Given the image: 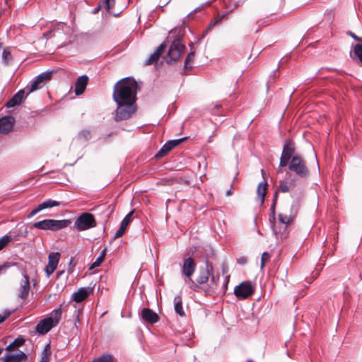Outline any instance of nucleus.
Segmentation results:
<instances>
[{"mask_svg": "<svg viewBox=\"0 0 362 362\" xmlns=\"http://www.w3.org/2000/svg\"><path fill=\"white\" fill-rule=\"evenodd\" d=\"M174 148L173 144L169 141L165 144V145L161 148V149L158 151L156 156H163L165 153L171 151Z\"/></svg>", "mask_w": 362, "mask_h": 362, "instance_id": "obj_32", "label": "nucleus"}, {"mask_svg": "<svg viewBox=\"0 0 362 362\" xmlns=\"http://www.w3.org/2000/svg\"><path fill=\"white\" fill-rule=\"evenodd\" d=\"M14 119L12 117H5L0 119V134H6L10 132L13 127Z\"/></svg>", "mask_w": 362, "mask_h": 362, "instance_id": "obj_17", "label": "nucleus"}, {"mask_svg": "<svg viewBox=\"0 0 362 362\" xmlns=\"http://www.w3.org/2000/svg\"><path fill=\"white\" fill-rule=\"evenodd\" d=\"M30 289L29 277L26 273L23 274V279L21 280L19 288L18 290V296L21 299H25Z\"/></svg>", "mask_w": 362, "mask_h": 362, "instance_id": "obj_15", "label": "nucleus"}, {"mask_svg": "<svg viewBox=\"0 0 362 362\" xmlns=\"http://www.w3.org/2000/svg\"><path fill=\"white\" fill-rule=\"evenodd\" d=\"M196 266L197 264L192 257L185 259L183 262V265L182 267V272L183 275L191 280L192 276L195 271Z\"/></svg>", "mask_w": 362, "mask_h": 362, "instance_id": "obj_14", "label": "nucleus"}, {"mask_svg": "<svg viewBox=\"0 0 362 362\" xmlns=\"http://www.w3.org/2000/svg\"><path fill=\"white\" fill-rule=\"evenodd\" d=\"M5 319H6V317H0V323L4 322L5 320Z\"/></svg>", "mask_w": 362, "mask_h": 362, "instance_id": "obj_48", "label": "nucleus"}, {"mask_svg": "<svg viewBox=\"0 0 362 362\" xmlns=\"http://www.w3.org/2000/svg\"><path fill=\"white\" fill-rule=\"evenodd\" d=\"M254 288L250 282L245 281L236 286L234 289V293L239 299H245L254 293Z\"/></svg>", "mask_w": 362, "mask_h": 362, "instance_id": "obj_10", "label": "nucleus"}, {"mask_svg": "<svg viewBox=\"0 0 362 362\" xmlns=\"http://www.w3.org/2000/svg\"><path fill=\"white\" fill-rule=\"evenodd\" d=\"M136 91V82L132 78H126L115 84L112 97L115 103L135 102Z\"/></svg>", "mask_w": 362, "mask_h": 362, "instance_id": "obj_2", "label": "nucleus"}, {"mask_svg": "<svg viewBox=\"0 0 362 362\" xmlns=\"http://www.w3.org/2000/svg\"><path fill=\"white\" fill-rule=\"evenodd\" d=\"M185 45L181 42L179 39L175 40L170 47L167 62L170 63L172 62H176L180 59L185 50Z\"/></svg>", "mask_w": 362, "mask_h": 362, "instance_id": "obj_9", "label": "nucleus"}, {"mask_svg": "<svg viewBox=\"0 0 362 362\" xmlns=\"http://www.w3.org/2000/svg\"><path fill=\"white\" fill-rule=\"evenodd\" d=\"M26 89H22L20 90L18 92H17L8 102H7V107H15L17 105L21 104V103L23 101V98H25L27 95L25 93Z\"/></svg>", "mask_w": 362, "mask_h": 362, "instance_id": "obj_18", "label": "nucleus"}, {"mask_svg": "<svg viewBox=\"0 0 362 362\" xmlns=\"http://www.w3.org/2000/svg\"><path fill=\"white\" fill-rule=\"evenodd\" d=\"M351 36H352L354 39H356V40H361V39H360V38H358V37H356L354 34H351Z\"/></svg>", "mask_w": 362, "mask_h": 362, "instance_id": "obj_47", "label": "nucleus"}, {"mask_svg": "<svg viewBox=\"0 0 362 362\" xmlns=\"http://www.w3.org/2000/svg\"><path fill=\"white\" fill-rule=\"evenodd\" d=\"M141 317L144 320L148 323H156L158 321V315L149 308H144L141 310Z\"/></svg>", "mask_w": 362, "mask_h": 362, "instance_id": "obj_19", "label": "nucleus"}, {"mask_svg": "<svg viewBox=\"0 0 362 362\" xmlns=\"http://www.w3.org/2000/svg\"><path fill=\"white\" fill-rule=\"evenodd\" d=\"M61 255L59 252H51L48 256V264L45 267V272L47 276H49L57 267Z\"/></svg>", "mask_w": 362, "mask_h": 362, "instance_id": "obj_12", "label": "nucleus"}, {"mask_svg": "<svg viewBox=\"0 0 362 362\" xmlns=\"http://www.w3.org/2000/svg\"><path fill=\"white\" fill-rule=\"evenodd\" d=\"M354 53L362 63V45L359 44L356 45L354 47Z\"/></svg>", "mask_w": 362, "mask_h": 362, "instance_id": "obj_34", "label": "nucleus"}, {"mask_svg": "<svg viewBox=\"0 0 362 362\" xmlns=\"http://www.w3.org/2000/svg\"><path fill=\"white\" fill-rule=\"evenodd\" d=\"M52 72H43L38 75L34 81L31 82L30 87H26V95H28L32 92L42 88L52 78Z\"/></svg>", "mask_w": 362, "mask_h": 362, "instance_id": "obj_8", "label": "nucleus"}, {"mask_svg": "<svg viewBox=\"0 0 362 362\" xmlns=\"http://www.w3.org/2000/svg\"><path fill=\"white\" fill-rule=\"evenodd\" d=\"M222 270H223V274H225L226 272H227V267L223 266V267Z\"/></svg>", "mask_w": 362, "mask_h": 362, "instance_id": "obj_46", "label": "nucleus"}, {"mask_svg": "<svg viewBox=\"0 0 362 362\" xmlns=\"http://www.w3.org/2000/svg\"><path fill=\"white\" fill-rule=\"evenodd\" d=\"M212 275H214V267L211 262L206 261L205 269L200 271L197 281L199 284H206L209 281V277H211Z\"/></svg>", "mask_w": 362, "mask_h": 362, "instance_id": "obj_13", "label": "nucleus"}, {"mask_svg": "<svg viewBox=\"0 0 362 362\" xmlns=\"http://www.w3.org/2000/svg\"><path fill=\"white\" fill-rule=\"evenodd\" d=\"M294 183L291 182L289 183L287 182H281L279 187V190L281 192H288L290 190H292L294 188Z\"/></svg>", "mask_w": 362, "mask_h": 362, "instance_id": "obj_31", "label": "nucleus"}, {"mask_svg": "<svg viewBox=\"0 0 362 362\" xmlns=\"http://www.w3.org/2000/svg\"><path fill=\"white\" fill-rule=\"evenodd\" d=\"M11 238L8 235H4L0 238V250H1L10 241Z\"/></svg>", "mask_w": 362, "mask_h": 362, "instance_id": "obj_36", "label": "nucleus"}, {"mask_svg": "<svg viewBox=\"0 0 362 362\" xmlns=\"http://www.w3.org/2000/svg\"><path fill=\"white\" fill-rule=\"evenodd\" d=\"M233 185H231L230 189L226 192V196H230L232 194Z\"/></svg>", "mask_w": 362, "mask_h": 362, "instance_id": "obj_44", "label": "nucleus"}, {"mask_svg": "<svg viewBox=\"0 0 362 362\" xmlns=\"http://www.w3.org/2000/svg\"><path fill=\"white\" fill-rule=\"evenodd\" d=\"M25 358V354L23 352L17 354L9 355L3 362H21Z\"/></svg>", "mask_w": 362, "mask_h": 362, "instance_id": "obj_26", "label": "nucleus"}, {"mask_svg": "<svg viewBox=\"0 0 362 362\" xmlns=\"http://www.w3.org/2000/svg\"><path fill=\"white\" fill-rule=\"evenodd\" d=\"M194 52H189L185 59V66L187 68V66H190L191 63L194 61Z\"/></svg>", "mask_w": 362, "mask_h": 362, "instance_id": "obj_38", "label": "nucleus"}, {"mask_svg": "<svg viewBox=\"0 0 362 362\" xmlns=\"http://www.w3.org/2000/svg\"><path fill=\"white\" fill-rule=\"evenodd\" d=\"M230 276L226 275L223 283H220V277L218 275H212L211 279L209 280L207 287L205 290L206 293L210 296H216L225 294L228 288Z\"/></svg>", "mask_w": 362, "mask_h": 362, "instance_id": "obj_3", "label": "nucleus"}, {"mask_svg": "<svg viewBox=\"0 0 362 362\" xmlns=\"http://www.w3.org/2000/svg\"><path fill=\"white\" fill-rule=\"evenodd\" d=\"M50 356H51L50 344H47L45 346V348L41 354V358H40V362H48L49 361Z\"/></svg>", "mask_w": 362, "mask_h": 362, "instance_id": "obj_27", "label": "nucleus"}, {"mask_svg": "<svg viewBox=\"0 0 362 362\" xmlns=\"http://www.w3.org/2000/svg\"><path fill=\"white\" fill-rule=\"evenodd\" d=\"M270 258V255L268 253V252H264L262 255V258H261V268L263 269L264 266V262L268 261Z\"/></svg>", "mask_w": 362, "mask_h": 362, "instance_id": "obj_39", "label": "nucleus"}, {"mask_svg": "<svg viewBox=\"0 0 362 362\" xmlns=\"http://www.w3.org/2000/svg\"><path fill=\"white\" fill-rule=\"evenodd\" d=\"M2 351H3V349L2 348H0V355L2 353Z\"/></svg>", "mask_w": 362, "mask_h": 362, "instance_id": "obj_49", "label": "nucleus"}, {"mask_svg": "<svg viewBox=\"0 0 362 362\" xmlns=\"http://www.w3.org/2000/svg\"><path fill=\"white\" fill-rule=\"evenodd\" d=\"M295 215H287L285 214H280L279 215V220L280 224H282L284 231L286 230L287 226L293 220Z\"/></svg>", "mask_w": 362, "mask_h": 362, "instance_id": "obj_24", "label": "nucleus"}, {"mask_svg": "<svg viewBox=\"0 0 362 362\" xmlns=\"http://www.w3.org/2000/svg\"><path fill=\"white\" fill-rule=\"evenodd\" d=\"M267 190V183L266 182H262L259 183L257 186V194L259 197L260 204H263L264 200V197L266 195Z\"/></svg>", "mask_w": 362, "mask_h": 362, "instance_id": "obj_23", "label": "nucleus"}, {"mask_svg": "<svg viewBox=\"0 0 362 362\" xmlns=\"http://www.w3.org/2000/svg\"><path fill=\"white\" fill-rule=\"evenodd\" d=\"M107 11H110L115 6V0H102Z\"/></svg>", "mask_w": 362, "mask_h": 362, "instance_id": "obj_37", "label": "nucleus"}, {"mask_svg": "<svg viewBox=\"0 0 362 362\" xmlns=\"http://www.w3.org/2000/svg\"><path fill=\"white\" fill-rule=\"evenodd\" d=\"M71 223L69 220L45 219L33 223V227L40 230H57L64 228Z\"/></svg>", "mask_w": 362, "mask_h": 362, "instance_id": "obj_6", "label": "nucleus"}, {"mask_svg": "<svg viewBox=\"0 0 362 362\" xmlns=\"http://www.w3.org/2000/svg\"><path fill=\"white\" fill-rule=\"evenodd\" d=\"M89 294V289L86 288H81L77 292L74 293L72 299L77 302H81L85 300Z\"/></svg>", "mask_w": 362, "mask_h": 362, "instance_id": "obj_22", "label": "nucleus"}, {"mask_svg": "<svg viewBox=\"0 0 362 362\" xmlns=\"http://www.w3.org/2000/svg\"><path fill=\"white\" fill-rule=\"evenodd\" d=\"M62 316L60 309L54 310L49 317L42 320L36 326L37 332L42 334L47 333L53 327L56 326Z\"/></svg>", "mask_w": 362, "mask_h": 362, "instance_id": "obj_4", "label": "nucleus"}, {"mask_svg": "<svg viewBox=\"0 0 362 362\" xmlns=\"http://www.w3.org/2000/svg\"><path fill=\"white\" fill-rule=\"evenodd\" d=\"M166 46L164 43H162L158 46V47L156 49V51L151 54V56L148 58V59L145 62V65H151L156 63L160 55L163 53Z\"/></svg>", "mask_w": 362, "mask_h": 362, "instance_id": "obj_20", "label": "nucleus"}, {"mask_svg": "<svg viewBox=\"0 0 362 362\" xmlns=\"http://www.w3.org/2000/svg\"><path fill=\"white\" fill-rule=\"evenodd\" d=\"M60 204H61V203L59 202H57L55 200H52V199L45 200V202L38 204L35 209H33L31 211V212L30 213L28 217H32V216H35V214H37L38 212H40V211H42L43 209L52 208V207H54V206H59Z\"/></svg>", "mask_w": 362, "mask_h": 362, "instance_id": "obj_16", "label": "nucleus"}, {"mask_svg": "<svg viewBox=\"0 0 362 362\" xmlns=\"http://www.w3.org/2000/svg\"><path fill=\"white\" fill-rule=\"evenodd\" d=\"M116 103L117 107L115 119L117 122L129 119L136 110L135 102H119Z\"/></svg>", "mask_w": 362, "mask_h": 362, "instance_id": "obj_5", "label": "nucleus"}, {"mask_svg": "<svg viewBox=\"0 0 362 362\" xmlns=\"http://www.w3.org/2000/svg\"><path fill=\"white\" fill-rule=\"evenodd\" d=\"M175 310L181 317L185 316V313L182 308V298L180 296H175L174 298Z\"/></svg>", "mask_w": 362, "mask_h": 362, "instance_id": "obj_25", "label": "nucleus"}, {"mask_svg": "<svg viewBox=\"0 0 362 362\" xmlns=\"http://www.w3.org/2000/svg\"><path fill=\"white\" fill-rule=\"evenodd\" d=\"M106 256V249H104L100 256L96 259V260L92 263V264L89 267V270H92L98 267H99L102 262L104 261L105 257Z\"/></svg>", "mask_w": 362, "mask_h": 362, "instance_id": "obj_28", "label": "nucleus"}, {"mask_svg": "<svg viewBox=\"0 0 362 362\" xmlns=\"http://www.w3.org/2000/svg\"><path fill=\"white\" fill-rule=\"evenodd\" d=\"M238 263L240 264H245L246 262V259L245 257L240 258L238 260Z\"/></svg>", "mask_w": 362, "mask_h": 362, "instance_id": "obj_43", "label": "nucleus"}, {"mask_svg": "<svg viewBox=\"0 0 362 362\" xmlns=\"http://www.w3.org/2000/svg\"><path fill=\"white\" fill-rule=\"evenodd\" d=\"M294 144L288 141L283 148L279 166L285 167L288 165V169L294 172L300 177H305L308 175L309 170L305 160L298 154H294Z\"/></svg>", "mask_w": 362, "mask_h": 362, "instance_id": "obj_1", "label": "nucleus"}, {"mask_svg": "<svg viewBox=\"0 0 362 362\" xmlns=\"http://www.w3.org/2000/svg\"><path fill=\"white\" fill-rule=\"evenodd\" d=\"M185 140V138H182V139H180L172 140L170 141L173 144V145L175 148V146H177V145L181 144Z\"/></svg>", "mask_w": 362, "mask_h": 362, "instance_id": "obj_42", "label": "nucleus"}, {"mask_svg": "<svg viewBox=\"0 0 362 362\" xmlns=\"http://www.w3.org/2000/svg\"><path fill=\"white\" fill-rule=\"evenodd\" d=\"M24 343V339H22V338H18L16 339H15L12 343H11L7 347H6V350L7 351H13L15 350L16 348L21 346V345H23Z\"/></svg>", "mask_w": 362, "mask_h": 362, "instance_id": "obj_30", "label": "nucleus"}, {"mask_svg": "<svg viewBox=\"0 0 362 362\" xmlns=\"http://www.w3.org/2000/svg\"><path fill=\"white\" fill-rule=\"evenodd\" d=\"M134 211H130L122 221L121 222V226L124 227L125 229H127L128 225L129 223L132 221V216H133Z\"/></svg>", "mask_w": 362, "mask_h": 362, "instance_id": "obj_33", "label": "nucleus"}, {"mask_svg": "<svg viewBox=\"0 0 362 362\" xmlns=\"http://www.w3.org/2000/svg\"><path fill=\"white\" fill-rule=\"evenodd\" d=\"M96 226V221L92 214L86 212L81 214L74 222V227L83 231Z\"/></svg>", "mask_w": 362, "mask_h": 362, "instance_id": "obj_7", "label": "nucleus"}, {"mask_svg": "<svg viewBox=\"0 0 362 362\" xmlns=\"http://www.w3.org/2000/svg\"><path fill=\"white\" fill-rule=\"evenodd\" d=\"M10 267L11 264L8 262H5L0 265V274H5L8 269L10 268Z\"/></svg>", "mask_w": 362, "mask_h": 362, "instance_id": "obj_41", "label": "nucleus"}, {"mask_svg": "<svg viewBox=\"0 0 362 362\" xmlns=\"http://www.w3.org/2000/svg\"><path fill=\"white\" fill-rule=\"evenodd\" d=\"M88 83V77L86 76H80L75 84L76 95H81L83 93Z\"/></svg>", "mask_w": 362, "mask_h": 362, "instance_id": "obj_21", "label": "nucleus"}, {"mask_svg": "<svg viewBox=\"0 0 362 362\" xmlns=\"http://www.w3.org/2000/svg\"><path fill=\"white\" fill-rule=\"evenodd\" d=\"M2 60L6 64H8L12 60L11 52L7 49H4L3 51Z\"/></svg>", "mask_w": 362, "mask_h": 362, "instance_id": "obj_35", "label": "nucleus"}, {"mask_svg": "<svg viewBox=\"0 0 362 362\" xmlns=\"http://www.w3.org/2000/svg\"><path fill=\"white\" fill-rule=\"evenodd\" d=\"M125 230H126V229L124 227L120 226L119 228L116 231V233L114 235V238L117 239V238L122 236L124 234Z\"/></svg>", "mask_w": 362, "mask_h": 362, "instance_id": "obj_40", "label": "nucleus"}, {"mask_svg": "<svg viewBox=\"0 0 362 362\" xmlns=\"http://www.w3.org/2000/svg\"><path fill=\"white\" fill-rule=\"evenodd\" d=\"M239 3H240V0H224L225 6H226V8L228 9V12L222 14L221 16H220L219 17L216 18L214 21H212L209 24V25L206 30V32H208L214 26H215L216 25L219 23L222 20L226 18L227 15L228 14V13H230L233 10H234L239 5Z\"/></svg>", "mask_w": 362, "mask_h": 362, "instance_id": "obj_11", "label": "nucleus"}, {"mask_svg": "<svg viewBox=\"0 0 362 362\" xmlns=\"http://www.w3.org/2000/svg\"><path fill=\"white\" fill-rule=\"evenodd\" d=\"M100 9V5H99L97 8H95L93 11V13H96Z\"/></svg>", "mask_w": 362, "mask_h": 362, "instance_id": "obj_45", "label": "nucleus"}, {"mask_svg": "<svg viewBox=\"0 0 362 362\" xmlns=\"http://www.w3.org/2000/svg\"><path fill=\"white\" fill-rule=\"evenodd\" d=\"M273 231L277 238H282L284 236L285 232L283 230L282 224L274 223L272 226Z\"/></svg>", "mask_w": 362, "mask_h": 362, "instance_id": "obj_29", "label": "nucleus"}]
</instances>
